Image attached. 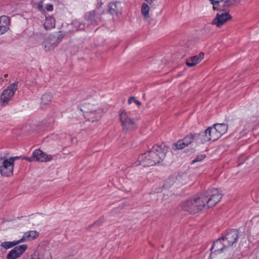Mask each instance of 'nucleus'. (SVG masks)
<instances>
[{
  "label": "nucleus",
  "mask_w": 259,
  "mask_h": 259,
  "mask_svg": "<svg viewBox=\"0 0 259 259\" xmlns=\"http://www.w3.org/2000/svg\"><path fill=\"white\" fill-rule=\"evenodd\" d=\"M204 55L203 52H201L198 55L190 57L186 60V65L191 67L195 66L203 59Z\"/></svg>",
  "instance_id": "14"
},
{
  "label": "nucleus",
  "mask_w": 259,
  "mask_h": 259,
  "mask_svg": "<svg viewBox=\"0 0 259 259\" xmlns=\"http://www.w3.org/2000/svg\"><path fill=\"white\" fill-rule=\"evenodd\" d=\"M74 25L75 26V27H76V29L77 30H82L84 29V24H79L78 25V26H77V24L75 22H74Z\"/></svg>",
  "instance_id": "31"
},
{
  "label": "nucleus",
  "mask_w": 259,
  "mask_h": 259,
  "mask_svg": "<svg viewBox=\"0 0 259 259\" xmlns=\"http://www.w3.org/2000/svg\"><path fill=\"white\" fill-rule=\"evenodd\" d=\"M102 221L99 220L98 221L95 223L94 225H100L102 223Z\"/></svg>",
  "instance_id": "41"
},
{
  "label": "nucleus",
  "mask_w": 259,
  "mask_h": 259,
  "mask_svg": "<svg viewBox=\"0 0 259 259\" xmlns=\"http://www.w3.org/2000/svg\"><path fill=\"white\" fill-rule=\"evenodd\" d=\"M59 42L58 41V38L56 39L55 37L53 38H50V45L47 46H46V47H48L49 48L52 47L55 48L57 47V44Z\"/></svg>",
  "instance_id": "28"
},
{
  "label": "nucleus",
  "mask_w": 259,
  "mask_h": 259,
  "mask_svg": "<svg viewBox=\"0 0 259 259\" xmlns=\"http://www.w3.org/2000/svg\"><path fill=\"white\" fill-rule=\"evenodd\" d=\"M104 47V45H103V43L100 44H97L96 45V47Z\"/></svg>",
  "instance_id": "42"
},
{
  "label": "nucleus",
  "mask_w": 259,
  "mask_h": 259,
  "mask_svg": "<svg viewBox=\"0 0 259 259\" xmlns=\"http://www.w3.org/2000/svg\"><path fill=\"white\" fill-rule=\"evenodd\" d=\"M193 134L195 138L194 142L196 144H202L209 141L206 130L198 134Z\"/></svg>",
  "instance_id": "16"
},
{
  "label": "nucleus",
  "mask_w": 259,
  "mask_h": 259,
  "mask_svg": "<svg viewBox=\"0 0 259 259\" xmlns=\"http://www.w3.org/2000/svg\"><path fill=\"white\" fill-rule=\"evenodd\" d=\"M145 2L147 3V4H149V5H151L153 4V3L156 0H145Z\"/></svg>",
  "instance_id": "39"
},
{
  "label": "nucleus",
  "mask_w": 259,
  "mask_h": 259,
  "mask_svg": "<svg viewBox=\"0 0 259 259\" xmlns=\"http://www.w3.org/2000/svg\"><path fill=\"white\" fill-rule=\"evenodd\" d=\"M223 241L226 242V245L230 247L233 245L238 240V232L236 230H230L225 235L222 237Z\"/></svg>",
  "instance_id": "9"
},
{
  "label": "nucleus",
  "mask_w": 259,
  "mask_h": 259,
  "mask_svg": "<svg viewBox=\"0 0 259 259\" xmlns=\"http://www.w3.org/2000/svg\"><path fill=\"white\" fill-rule=\"evenodd\" d=\"M10 20L8 17L3 16L0 17V35L3 34L9 29Z\"/></svg>",
  "instance_id": "15"
},
{
  "label": "nucleus",
  "mask_w": 259,
  "mask_h": 259,
  "mask_svg": "<svg viewBox=\"0 0 259 259\" xmlns=\"http://www.w3.org/2000/svg\"><path fill=\"white\" fill-rule=\"evenodd\" d=\"M27 245L22 244L15 247L7 255V259H16L20 256L26 250Z\"/></svg>",
  "instance_id": "10"
},
{
  "label": "nucleus",
  "mask_w": 259,
  "mask_h": 259,
  "mask_svg": "<svg viewBox=\"0 0 259 259\" xmlns=\"http://www.w3.org/2000/svg\"><path fill=\"white\" fill-rule=\"evenodd\" d=\"M44 26L46 30H50L55 28V19L52 16L47 17L44 24Z\"/></svg>",
  "instance_id": "21"
},
{
  "label": "nucleus",
  "mask_w": 259,
  "mask_h": 259,
  "mask_svg": "<svg viewBox=\"0 0 259 259\" xmlns=\"http://www.w3.org/2000/svg\"><path fill=\"white\" fill-rule=\"evenodd\" d=\"M134 102L138 106L141 105V103L139 101L137 100L136 98H135Z\"/></svg>",
  "instance_id": "38"
},
{
  "label": "nucleus",
  "mask_w": 259,
  "mask_h": 259,
  "mask_svg": "<svg viewBox=\"0 0 259 259\" xmlns=\"http://www.w3.org/2000/svg\"><path fill=\"white\" fill-rule=\"evenodd\" d=\"M14 163L4 157H0V172L2 175L10 177L13 175Z\"/></svg>",
  "instance_id": "6"
},
{
  "label": "nucleus",
  "mask_w": 259,
  "mask_h": 259,
  "mask_svg": "<svg viewBox=\"0 0 259 259\" xmlns=\"http://www.w3.org/2000/svg\"><path fill=\"white\" fill-rule=\"evenodd\" d=\"M103 13V11L98 8L87 12L84 15V19L88 22L89 25H96L102 20V14Z\"/></svg>",
  "instance_id": "5"
},
{
  "label": "nucleus",
  "mask_w": 259,
  "mask_h": 259,
  "mask_svg": "<svg viewBox=\"0 0 259 259\" xmlns=\"http://www.w3.org/2000/svg\"><path fill=\"white\" fill-rule=\"evenodd\" d=\"M33 157L34 161L47 162L52 159L51 155H47L46 153L39 149H36L33 152Z\"/></svg>",
  "instance_id": "12"
},
{
  "label": "nucleus",
  "mask_w": 259,
  "mask_h": 259,
  "mask_svg": "<svg viewBox=\"0 0 259 259\" xmlns=\"http://www.w3.org/2000/svg\"><path fill=\"white\" fill-rule=\"evenodd\" d=\"M21 158V156H15V157H10L9 159L12 162V163L14 164V161L16 160L19 159H20Z\"/></svg>",
  "instance_id": "32"
},
{
  "label": "nucleus",
  "mask_w": 259,
  "mask_h": 259,
  "mask_svg": "<svg viewBox=\"0 0 259 259\" xmlns=\"http://www.w3.org/2000/svg\"><path fill=\"white\" fill-rule=\"evenodd\" d=\"M166 152V147L155 145L150 150L139 156V164L143 166H153L158 164L164 159Z\"/></svg>",
  "instance_id": "2"
},
{
  "label": "nucleus",
  "mask_w": 259,
  "mask_h": 259,
  "mask_svg": "<svg viewBox=\"0 0 259 259\" xmlns=\"http://www.w3.org/2000/svg\"><path fill=\"white\" fill-rule=\"evenodd\" d=\"M18 87V82H15L13 83H11L7 89L6 90H10L11 91H13L14 94H15V91L17 90Z\"/></svg>",
  "instance_id": "29"
},
{
  "label": "nucleus",
  "mask_w": 259,
  "mask_h": 259,
  "mask_svg": "<svg viewBox=\"0 0 259 259\" xmlns=\"http://www.w3.org/2000/svg\"><path fill=\"white\" fill-rule=\"evenodd\" d=\"M36 8L40 11H41L43 9V4L42 2H39L37 4H36Z\"/></svg>",
  "instance_id": "33"
},
{
  "label": "nucleus",
  "mask_w": 259,
  "mask_h": 259,
  "mask_svg": "<svg viewBox=\"0 0 259 259\" xmlns=\"http://www.w3.org/2000/svg\"><path fill=\"white\" fill-rule=\"evenodd\" d=\"M87 96L80 95L79 97H78V98L80 100L81 99L84 100V99H85L87 98Z\"/></svg>",
  "instance_id": "40"
},
{
  "label": "nucleus",
  "mask_w": 259,
  "mask_h": 259,
  "mask_svg": "<svg viewBox=\"0 0 259 259\" xmlns=\"http://www.w3.org/2000/svg\"><path fill=\"white\" fill-rule=\"evenodd\" d=\"M22 241V240L13 241H5L2 243V246L7 249L21 243Z\"/></svg>",
  "instance_id": "24"
},
{
  "label": "nucleus",
  "mask_w": 259,
  "mask_h": 259,
  "mask_svg": "<svg viewBox=\"0 0 259 259\" xmlns=\"http://www.w3.org/2000/svg\"><path fill=\"white\" fill-rule=\"evenodd\" d=\"M77 109L83 113L87 121L91 122L99 120L103 115V110L101 108L89 103L78 106Z\"/></svg>",
  "instance_id": "3"
},
{
  "label": "nucleus",
  "mask_w": 259,
  "mask_h": 259,
  "mask_svg": "<svg viewBox=\"0 0 259 259\" xmlns=\"http://www.w3.org/2000/svg\"><path fill=\"white\" fill-rule=\"evenodd\" d=\"M205 157V154H201L200 155L197 156L192 161L193 163H195L197 162L201 161Z\"/></svg>",
  "instance_id": "30"
},
{
  "label": "nucleus",
  "mask_w": 259,
  "mask_h": 259,
  "mask_svg": "<svg viewBox=\"0 0 259 259\" xmlns=\"http://www.w3.org/2000/svg\"><path fill=\"white\" fill-rule=\"evenodd\" d=\"M52 95L50 94L45 93L41 98L40 105L42 108H45L46 106L49 105L51 102Z\"/></svg>",
  "instance_id": "20"
},
{
  "label": "nucleus",
  "mask_w": 259,
  "mask_h": 259,
  "mask_svg": "<svg viewBox=\"0 0 259 259\" xmlns=\"http://www.w3.org/2000/svg\"><path fill=\"white\" fill-rule=\"evenodd\" d=\"M187 178L186 175H178V176H172L169 177L164 182L163 187L168 189L170 188L175 184H185L186 180Z\"/></svg>",
  "instance_id": "7"
},
{
  "label": "nucleus",
  "mask_w": 259,
  "mask_h": 259,
  "mask_svg": "<svg viewBox=\"0 0 259 259\" xmlns=\"http://www.w3.org/2000/svg\"><path fill=\"white\" fill-rule=\"evenodd\" d=\"M241 0H211V4L213 5V9H217V5L222 4L224 8H230L233 6L235 4H238Z\"/></svg>",
  "instance_id": "13"
},
{
  "label": "nucleus",
  "mask_w": 259,
  "mask_h": 259,
  "mask_svg": "<svg viewBox=\"0 0 259 259\" xmlns=\"http://www.w3.org/2000/svg\"><path fill=\"white\" fill-rule=\"evenodd\" d=\"M175 146L176 147V149H182L186 146H187V145H185V142L183 141V140H180L178 141L177 143L175 144Z\"/></svg>",
  "instance_id": "27"
},
{
  "label": "nucleus",
  "mask_w": 259,
  "mask_h": 259,
  "mask_svg": "<svg viewBox=\"0 0 259 259\" xmlns=\"http://www.w3.org/2000/svg\"><path fill=\"white\" fill-rule=\"evenodd\" d=\"M120 121L124 132H131L137 128L135 122L128 117L125 111H122L120 114Z\"/></svg>",
  "instance_id": "4"
},
{
  "label": "nucleus",
  "mask_w": 259,
  "mask_h": 259,
  "mask_svg": "<svg viewBox=\"0 0 259 259\" xmlns=\"http://www.w3.org/2000/svg\"><path fill=\"white\" fill-rule=\"evenodd\" d=\"M213 126L217 130L221 137L227 132L228 128V125L225 123H215Z\"/></svg>",
  "instance_id": "23"
},
{
  "label": "nucleus",
  "mask_w": 259,
  "mask_h": 259,
  "mask_svg": "<svg viewBox=\"0 0 259 259\" xmlns=\"http://www.w3.org/2000/svg\"><path fill=\"white\" fill-rule=\"evenodd\" d=\"M23 159L29 161V162L34 161V157H33V154L31 157H24Z\"/></svg>",
  "instance_id": "34"
},
{
  "label": "nucleus",
  "mask_w": 259,
  "mask_h": 259,
  "mask_svg": "<svg viewBox=\"0 0 259 259\" xmlns=\"http://www.w3.org/2000/svg\"><path fill=\"white\" fill-rule=\"evenodd\" d=\"M46 9L48 11H51L53 10V6L52 5H48L46 7Z\"/></svg>",
  "instance_id": "36"
},
{
  "label": "nucleus",
  "mask_w": 259,
  "mask_h": 259,
  "mask_svg": "<svg viewBox=\"0 0 259 259\" xmlns=\"http://www.w3.org/2000/svg\"><path fill=\"white\" fill-rule=\"evenodd\" d=\"M83 94L84 96H86L85 95V93H84V92H80L78 95H79V96H80V95H82V94Z\"/></svg>",
  "instance_id": "43"
},
{
  "label": "nucleus",
  "mask_w": 259,
  "mask_h": 259,
  "mask_svg": "<svg viewBox=\"0 0 259 259\" xmlns=\"http://www.w3.org/2000/svg\"><path fill=\"white\" fill-rule=\"evenodd\" d=\"M108 12L112 15L117 16L121 13V7L120 3L116 2L111 3L108 6Z\"/></svg>",
  "instance_id": "17"
},
{
  "label": "nucleus",
  "mask_w": 259,
  "mask_h": 259,
  "mask_svg": "<svg viewBox=\"0 0 259 259\" xmlns=\"http://www.w3.org/2000/svg\"><path fill=\"white\" fill-rule=\"evenodd\" d=\"M206 133L208 135L209 141H216L221 137L220 134L217 132V130L213 125L212 127H209L206 130Z\"/></svg>",
  "instance_id": "19"
},
{
  "label": "nucleus",
  "mask_w": 259,
  "mask_h": 259,
  "mask_svg": "<svg viewBox=\"0 0 259 259\" xmlns=\"http://www.w3.org/2000/svg\"><path fill=\"white\" fill-rule=\"evenodd\" d=\"M194 134H190L186 136L183 139V141L185 142V145L188 146L192 142H194Z\"/></svg>",
  "instance_id": "26"
},
{
  "label": "nucleus",
  "mask_w": 259,
  "mask_h": 259,
  "mask_svg": "<svg viewBox=\"0 0 259 259\" xmlns=\"http://www.w3.org/2000/svg\"><path fill=\"white\" fill-rule=\"evenodd\" d=\"M38 236V233L36 231H30L24 234L23 237L20 239L22 242L26 240H30L36 238Z\"/></svg>",
  "instance_id": "22"
},
{
  "label": "nucleus",
  "mask_w": 259,
  "mask_h": 259,
  "mask_svg": "<svg viewBox=\"0 0 259 259\" xmlns=\"http://www.w3.org/2000/svg\"><path fill=\"white\" fill-rule=\"evenodd\" d=\"M150 8L147 4L143 3L141 6V13L144 17V19L147 20L149 18Z\"/></svg>",
  "instance_id": "25"
},
{
  "label": "nucleus",
  "mask_w": 259,
  "mask_h": 259,
  "mask_svg": "<svg viewBox=\"0 0 259 259\" xmlns=\"http://www.w3.org/2000/svg\"><path fill=\"white\" fill-rule=\"evenodd\" d=\"M222 197V194L218 189H208L201 196L184 201L181 207L184 211L190 214L196 213L203 208H209L215 205Z\"/></svg>",
  "instance_id": "1"
},
{
  "label": "nucleus",
  "mask_w": 259,
  "mask_h": 259,
  "mask_svg": "<svg viewBox=\"0 0 259 259\" xmlns=\"http://www.w3.org/2000/svg\"><path fill=\"white\" fill-rule=\"evenodd\" d=\"M135 97H131L128 100V103L129 104H131L133 102H134L135 100Z\"/></svg>",
  "instance_id": "37"
},
{
  "label": "nucleus",
  "mask_w": 259,
  "mask_h": 259,
  "mask_svg": "<svg viewBox=\"0 0 259 259\" xmlns=\"http://www.w3.org/2000/svg\"><path fill=\"white\" fill-rule=\"evenodd\" d=\"M14 94L13 91L10 90L5 89L0 96V101L4 105L7 104L10 100H11Z\"/></svg>",
  "instance_id": "18"
},
{
  "label": "nucleus",
  "mask_w": 259,
  "mask_h": 259,
  "mask_svg": "<svg viewBox=\"0 0 259 259\" xmlns=\"http://www.w3.org/2000/svg\"><path fill=\"white\" fill-rule=\"evenodd\" d=\"M31 259H49V257H47V258H44L42 256H36V255H34L33 256Z\"/></svg>",
  "instance_id": "35"
},
{
  "label": "nucleus",
  "mask_w": 259,
  "mask_h": 259,
  "mask_svg": "<svg viewBox=\"0 0 259 259\" xmlns=\"http://www.w3.org/2000/svg\"><path fill=\"white\" fill-rule=\"evenodd\" d=\"M226 242L223 241V238L217 239L212 245L211 248V253H220L224 250H226L228 248L227 245H225Z\"/></svg>",
  "instance_id": "11"
},
{
  "label": "nucleus",
  "mask_w": 259,
  "mask_h": 259,
  "mask_svg": "<svg viewBox=\"0 0 259 259\" xmlns=\"http://www.w3.org/2000/svg\"><path fill=\"white\" fill-rule=\"evenodd\" d=\"M231 19L232 17L229 12L220 11V12L217 14L215 18L213 20L211 24L216 25L218 27H220Z\"/></svg>",
  "instance_id": "8"
}]
</instances>
